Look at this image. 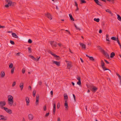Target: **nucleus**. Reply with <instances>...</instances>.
<instances>
[{
  "label": "nucleus",
  "mask_w": 121,
  "mask_h": 121,
  "mask_svg": "<svg viewBox=\"0 0 121 121\" xmlns=\"http://www.w3.org/2000/svg\"><path fill=\"white\" fill-rule=\"evenodd\" d=\"M7 112L10 114H11L12 113V111L11 110V109H9Z\"/></svg>",
  "instance_id": "a18cd8bd"
},
{
  "label": "nucleus",
  "mask_w": 121,
  "mask_h": 121,
  "mask_svg": "<svg viewBox=\"0 0 121 121\" xmlns=\"http://www.w3.org/2000/svg\"><path fill=\"white\" fill-rule=\"evenodd\" d=\"M64 105L67 109H68V105L67 101L66 100H65Z\"/></svg>",
  "instance_id": "4468645a"
},
{
  "label": "nucleus",
  "mask_w": 121,
  "mask_h": 121,
  "mask_svg": "<svg viewBox=\"0 0 121 121\" xmlns=\"http://www.w3.org/2000/svg\"><path fill=\"white\" fill-rule=\"evenodd\" d=\"M115 55V54L114 52H112L111 54L110 57L111 58H112L114 57Z\"/></svg>",
  "instance_id": "b1692460"
},
{
  "label": "nucleus",
  "mask_w": 121,
  "mask_h": 121,
  "mask_svg": "<svg viewBox=\"0 0 121 121\" xmlns=\"http://www.w3.org/2000/svg\"><path fill=\"white\" fill-rule=\"evenodd\" d=\"M36 91L35 90H34L33 92V96L35 97V95Z\"/></svg>",
  "instance_id": "ea45409f"
},
{
  "label": "nucleus",
  "mask_w": 121,
  "mask_h": 121,
  "mask_svg": "<svg viewBox=\"0 0 121 121\" xmlns=\"http://www.w3.org/2000/svg\"><path fill=\"white\" fill-rule=\"evenodd\" d=\"M38 83L40 85H42V82H41V81H39L38 82Z\"/></svg>",
  "instance_id": "6e6d98bb"
},
{
  "label": "nucleus",
  "mask_w": 121,
  "mask_h": 121,
  "mask_svg": "<svg viewBox=\"0 0 121 121\" xmlns=\"http://www.w3.org/2000/svg\"><path fill=\"white\" fill-rule=\"evenodd\" d=\"M98 89L95 86H93L92 88L91 91H94L95 92Z\"/></svg>",
  "instance_id": "6ab92c4d"
},
{
  "label": "nucleus",
  "mask_w": 121,
  "mask_h": 121,
  "mask_svg": "<svg viewBox=\"0 0 121 121\" xmlns=\"http://www.w3.org/2000/svg\"><path fill=\"white\" fill-rule=\"evenodd\" d=\"M81 1V4H82L83 3H86V1L84 0H80Z\"/></svg>",
  "instance_id": "7c9ffc66"
},
{
  "label": "nucleus",
  "mask_w": 121,
  "mask_h": 121,
  "mask_svg": "<svg viewBox=\"0 0 121 121\" xmlns=\"http://www.w3.org/2000/svg\"><path fill=\"white\" fill-rule=\"evenodd\" d=\"M10 43L12 44V45L14 44H15L14 42L13 41H12L11 40H10Z\"/></svg>",
  "instance_id": "de8ad7c7"
},
{
  "label": "nucleus",
  "mask_w": 121,
  "mask_h": 121,
  "mask_svg": "<svg viewBox=\"0 0 121 121\" xmlns=\"http://www.w3.org/2000/svg\"><path fill=\"white\" fill-rule=\"evenodd\" d=\"M101 64L102 68L104 70H108L104 66L105 65V63L104 62L103 60H101Z\"/></svg>",
  "instance_id": "7ed1b4c3"
},
{
  "label": "nucleus",
  "mask_w": 121,
  "mask_h": 121,
  "mask_svg": "<svg viewBox=\"0 0 121 121\" xmlns=\"http://www.w3.org/2000/svg\"><path fill=\"white\" fill-rule=\"evenodd\" d=\"M25 71V69H23L22 70V72L23 74L24 73Z\"/></svg>",
  "instance_id": "864d4df0"
},
{
  "label": "nucleus",
  "mask_w": 121,
  "mask_h": 121,
  "mask_svg": "<svg viewBox=\"0 0 121 121\" xmlns=\"http://www.w3.org/2000/svg\"><path fill=\"white\" fill-rule=\"evenodd\" d=\"M30 56L31 58L33 60L35 61L36 60V59L32 55H30Z\"/></svg>",
  "instance_id": "cd10ccee"
},
{
  "label": "nucleus",
  "mask_w": 121,
  "mask_h": 121,
  "mask_svg": "<svg viewBox=\"0 0 121 121\" xmlns=\"http://www.w3.org/2000/svg\"><path fill=\"white\" fill-rule=\"evenodd\" d=\"M1 77L2 78H4L5 75V73L3 71H2L0 73Z\"/></svg>",
  "instance_id": "ddd939ff"
},
{
  "label": "nucleus",
  "mask_w": 121,
  "mask_h": 121,
  "mask_svg": "<svg viewBox=\"0 0 121 121\" xmlns=\"http://www.w3.org/2000/svg\"><path fill=\"white\" fill-rule=\"evenodd\" d=\"M1 108L3 109H4V110L7 112H8L9 109L7 108H5V107H1Z\"/></svg>",
  "instance_id": "5701e85b"
},
{
  "label": "nucleus",
  "mask_w": 121,
  "mask_h": 121,
  "mask_svg": "<svg viewBox=\"0 0 121 121\" xmlns=\"http://www.w3.org/2000/svg\"><path fill=\"white\" fill-rule=\"evenodd\" d=\"M49 112H48V113H46L45 115V117H48L49 116Z\"/></svg>",
  "instance_id": "8fccbe9b"
},
{
  "label": "nucleus",
  "mask_w": 121,
  "mask_h": 121,
  "mask_svg": "<svg viewBox=\"0 0 121 121\" xmlns=\"http://www.w3.org/2000/svg\"><path fill=\"white\" fill-rule=\"evenodd\" d=\"M52 56L54 57H56V59L57 60H59L60 59V57L57 55L56 54H53L52 55Z\"/></svg>",
  "instance_id": "f8f14e48"
},
{
  "label": "nucleus",
  "mask_w": 121,
  "mask_h": 121,
  "mask_svg": "<svg viewBox=\"0 0 121 121\" xmlns=\"http://www.w3.org/2000/svg\"><path fill=\"white\" fill-rule=\"evenodd\" d=\"M57 121H61L59 117H58L57 118Z\"/></svg>",
  "instance_id": "774afa93"
},
{
  "label": "nucleus",
  "mask_w": 121,
  "mask_h": 121,
  "mask_svg": "<svg viewBox=\"0 0 121 121\" xmlns=\"http://www.w3.org/2000/svg\"><path fill=\"white\" fill-rule=\"evenodd\" d=\"M20 88H21V90L22 91L24 87V84L23 83H21L19 85Z\"/></svg>",
  "instance_id": "dca6fc26"
},
{
  "label": "nucleus",
  "mask_w": 121,
  "mask_h": 121,
  "mask_svg": "<svg viewBox=\"0 0 121 121\" xmlns=\"http://www.w3.org/2000/svg\"><path fill=\"white\" fill-rule=\"evenodd\" d=\"M4 116L1 115H0V120H2L3 121Z\"/></svg>",
  "instance_id": "f704fd0d"
},
{
  "label": "nucleus",
  "mask_w": 121,
  "mask_h": 121,
  "mask_svg": "<svg viewBox=\"0 0 121 121\" xmlns=\"http://www.w3.org/2000/svg\"><path fill=\"white\" fill-rule=\"evenodd\" d=\"M50 43L53 47H56L57 46V42L54 41H50Z\"/></svg>",
  "instance_id": "f03ea898"
},
{
  "label": "nucleus",
  "mask_w": 121,
  "mask_h": 121,
  "mask_svg": "<svg viewBox=\"0 0 121 121\" xmlns=\"http://www.w3.org/2000/svg\"><path fill=\"white\" fill-rule=\"evenodd\" d=\"M111 39L113 40H117V39L116 37H113L111 38Z\"/></svg>",
  "instance_id": "c9c22d12"
},
{
  "label": "nucleus",
  "mask_w": 121,
  "mask_h": 121,
  "mask_svg": "<svg viewBox=\"0 0 121 121\" xmlns=\"http://www.w3.org/2000/svg\"><path fill=\"white\" fill-rule=\"evenodd\" d=\"M117 19L119 21H121V17L118 14L117 15Z\"/></svg>",
  "instance_id": "2f4dec72"
},
{
  "label": "nucleus",
  "mask_w": 121,
  "mask_h": 121,
  "mask_svg": "<svg viewBox=\"0 0 121 121\" xmlns=\"http://www.w3.org/2000/svg\"><path fill=\"white\" fill-rule=\"evenodd\" d=\"M117 41L118 44H119V45H121V44L120 42L119 41L118 39V38L117 37Z\"/></svg>",
  "instance_id": "c03bdc74"
},
{
  "label": "nucleus",
  "mask_w": 121,
  "mask_h": 121,
  "mask_svg": "<svg viewBox=\"0 0 121 121\" xmlns=\"http://www.w3.org/2000/svg\"><path fill=\"white\" fill-rule=\"evenodd\" d=\"M102 30L101 29H100L99 31V33L100 34H101L102 33Z\"/></svg>",
  "instance_id": "052dcab7"
},
{
  "label": "nucleus",
  "mask_w": 121,
  "mask_h": 121,
  "mask_svg": "<svg viewBox=\"0 0 121 121\" xmlns=\"http://www.w3.org/2000/svg\"><path fill=\"white\" fill-rule=\"evenodd\" d=\"M100 19L99 18H95L94 19V20L97 22H98L99 21Z\"/></svg>",
  "instance_id": "473e14b6"
},
{
  "label": "nucleus",
  "mask_w": 121,
  "mask_h": 121,
  "mask_svg": "<svg viewBox=\"0 0 121 121\" xmlns=\"http://www.w3.org/2000/svg\"><path fill=\"white\" fill-rule=\"evenodd\" d=\"M74 26L76 28V29L77 30H80V28H78L77 27V26L76 25V24H74Z\"/></svg>",
  "instance_id": "37998d69"
},
{
  "label": "nucleus",
  "mask_w": 121,
  "mask_h": 121,
  "mask_svg": "<svg viewBox=\"0 0 121 121\" xmlns=\"http://www.w3.org/2000/svg\"><path fill=\"white\" fill-rule=\"evenodd\" d=\"M73 97L74 98V99L75 100V101L76 100V97L75 95L74 94H73Z\"/></svg>",
  "instance_id": "bf43d9fd"
},
{
  "label": "nucleus",
  "mask_w": 121,
  "mask_h": 121,
  "mask_svg": "<svg viewBox=\"0 0 121 121\" xmlns=\"http://www.w3.org/2000/svg\"><path fill=\"white\" fill-rule=\"evenodd\" d=\"M77 84L79 85H81V81H78L77 82Z\"/></svg>",
  "instance_id": "09e8293b"
},
{
  "label": "nucleus",
  "mask_w": 121,
  "mask_h": 121,
  "mask_svg": "<svg viewBox=\"0 0 121 121\" xmlns=\"http://www.w3.org/2000/svg\"><path fill=\"white\" fill-rule=\"evenodd\" d=\"M77 79L78 80V81H81V78L79 77H78L77 78Z\"/></svg>",
  "instance_id": "13d9d810"
},
{
  "label": "nucleus",
  "mask_w": 121,
  "mask_h": 121,
  "mask_svg": "<svg viewBox=\"0 0 121 121\" xmlns=\"http://www.w3.org/2000/svg\"><path fill=\"white\" fill-rule=\"evenodd\" d=\"M45 15L46 17H48L50 20H51L52 19V15L50 13H48L47 14H45Z\"/></svg>",
  "instance_id": "0eeeda50"
},
{
  "label": "nucleus",
  "mask_w": 121,
  "mask_h": 121,
  "mask_svg": "<svg viewBox=\"0 0 121 121\" xmlns=\"http://www.w3.org/2000/svg\"><path fill=\"white\" fill-rule=\"evenodd\" d=\"M26 105L28 106L29 105V103L30 102V101L29 100V98L28 97H26Z\"/></svg>",
  "instance_id": "9b49d317"
},
{
  "label": "nucleus",
  "mask_w": 121,
  "mask_h": 121,
  "mask_svg": "<svg viewBox=\"0 0 121 121\" xmlns=\"http://www.w3.org/2000/svg\"><path fill=\"white\" fill-rule=\"evenodd\" d=\"M5 26H2L0 25V28H4Z\"/></svg>",
  "instance_id": "680f3d73"
},
{
  "label": "nucleus",
  "mask_w": 121,
  "mask_h": 121,
  "mask_svg": "<svg viewBox=\"0 0 121 121\" xmlns=\"http://www.w3.org/2000/svg\"><path fill=\"white\" fill-rule=\"evenodd\" d=\"M57 44L60 47L62 45L60 43H58Z\"/></svg>",
  "instance_id": "e2e57ef3"
},
{
  "label": "nucleus",
  "mask_w": 121,
  "mask_h": 121,
  "mask_svg": "<svg viewBox=\"0 0 121 121\" xmlns=\"http://www.w3.org/2000/svg\"><path fill=\"white\" fill-rule=\"evenodd\" d=\"M4 119H3V121H5L7 120L8 119V117H4Z\"/></svg>",
  "instance_id": "e433bc0d"
},
{
  "label": "nucleus",
  "mask_w": 121,
  "mask_h": 121,
  "mask_svg": "<svg viewBox=\"0 0 121 121\" xmlns=\"http://www.w3.org/2000/svg\"><path fill=\"white\" fill-rule=\"evenodd\" d=\"M102 53L107 58H109V55L107 52H106L105 51L104 52H103Z\"/></svg>",
  "instance_id": "423d86ee"
},
{
  "label": "nucleus",
  "mask_w": 121,
  "mask_h": 121,
  "mask_svg": "<svg viewBox=\"0 0 121 121\" xmlns=\"http://www.w3.org/2000/svg\"><path fill=\"white\" fill-rule=\"evenodd\" d=\"M8 104L10 106L12 105L13 103V97L12 95H9L8 97Z\"/></svg>",
  "instance_id": "f257e3e1"
},
{
  "label": "nucleus",
  "mask_w": 121,
  "mask_h": 121,
  "mask_svg": "<svg viewBox=\"0 0 121 121\" xmlns=\"http://www.w3.org/2000/svg\"><path fill=\"white\" fill-rule=\"evenodd\" d=\"M67 67H71V63L70 62H69L67 63Z\"/></svg>",
  "instance_id": "c756f323"
},
{
  "label": "nucleus",
  "mask_w": 121,
  "mask_h": 121,
  "mask_svg": "<svg viewBox=\"0 0 121 121\" xmlns=\"http://www.w3.org/2000/svg\"><path fill=\"white\" fill-rule=\"evenodd\" d=\"M13 64L12 63H11L9 65V68L10 69H11L13 68Z\"/></svg>",
  "instance_id": "a19ab883"
},
{
  "label": "nucleus",
  "mask_w": 121,
  "mask_h": 121,
  "mask_svg": "<svg viewBox=\"0 0 121 121\" xmlns=\"http://www.w3.org/2000/svg\"><path fill=\"white\" fill-rule=\"evenodd\" d=\"M104 61H105V62L107 63V64H109V63L107 61V60H106L104 59Z\"/></svg>",
  "instance_id": "4d7b16f0"
},
{
  "label": "nucleus",
  "mask_w": 121,
  "mask_h": 121,
  "mask_svg": "<svg viewBox=\"0 0 121 121\" xmlns=\"http://www.w3.org/2000/svg\"><path fill=\"white\" fill-rule=\"evenodd\" d=\"M56 110V108H53V114L54 115L55 114V111Z\"/></svg>",
  "instance_id": "58836bf2"
},
{
  "label": "nucleus",
  "mask_w": 121,
  "mask_h": 121,
  "mask_svg": "<svg viewBox=\"0 0 121 121\" xmlns=\"http://www.w3.org/2000/svg\"><path fill=\"white\" fill-rule=\"evenodd\" d=\"M39 95H37L36 96V105L39 104Z\"/></svg>",
  "instance_id": "20e7f679"
},
{
  "label": "nucleus",
  "mask_w": 121,
  "mask_h": 121,
  "mask_svg": "<svg viewBox=\"0 0 121 121\" xmlns=\"http://www.w3.org/2000/svg\"><path fill=\"white\" fill-rule=\"evenodd\" d=\"M50 93L51 94V95H53V91H51Z\"/></svg>",
  "instance_id": "338daca9"
},
{
  "label": "nucleus",
  "mask_w": 121,
  "mask_h": 121,
  "mask_svg": "<svg viewBox=\"0 0 121 121\" xmlns=\"http://www.w3.org/2000/svg\"><path fill=\"white\" fill-rule=\"evenodd\" d=\"M12 35L13 37L16 38H18V36L16 35V33H12Z\"/></svg>",
  "instance_id": "2eb2a0df"
},
{
  "label": "nucleus",
  "mask_w": 121,
  "mask_h": 121,
  "mask_svg": "<svg viewBox=\"0 0 121 121\" xmlns=\"http://www.w3.org/2000/svg\"><path fill=\"white\" fill-rule=\"evenodd\" d=\"M60 103H58L57 105V108L58 109L60 107Z\"/></svg>",
  "instance_id": "79ce46f5"
},
{
  "label": "nucleus",
  "mask_w": 121,
  "mask_h": 121,
  "mask_svg": "<svg viewBox=\"0 0 121 121\" xmlns=\"http://www.w3.org/2000/svg\"><path fill=\"white\" fill-rule=\"evenodd\" d=\"M14 69H15V67H13V68L11 70V73L12 74H13V73L14 71Z\"/></svg>",
  "instance_id": "4c0bfd02"
},
{
  "label": "nucleus",
  "mask_w": 121,
  "mask_h": 121,
  "mask_svg": "<svg viewBox=\"0 0 121 121\" xmlns=\"http://www.w3.org/2000/svg\"><path fill=\"white\" fill-rule=\"evenodd\" d=\"M106 11L109 13L111 14H112V15H113V14L112 13L111 11L108 9H107L106 10Z\"/></svg>",
  "instance_id": "bb28decb"
},
{
  "label": "nucleus",
  "mask_w": 121,
  "mask_h": 121,
  "mask_svg": "<svg viewBox=\"0 0 121 121\" xmlns=\"http://www.w3.org/2000/svg\"><path fill=\"white\" fill-rule=\"evenodd\" d=\"M16 84V82H14L12 84V86L13 87Z\"/></svg>",
  "instance_id": "3c124183"
},
{
  "label": "nucleus",
  "mask_w": 121,
  "mask_h": 121,
  "mask_svg": "<svg viewBox=\"0 0 121 121\" xmlns=\"http://www.w3.org/2000/svg\"><path fill=\"white\" fill-rule=\"evenodd\" d=\"M28 42L30 43H31L32 42V41L30 39H29L28 41Z\"/></svg>",
  "instance_id": "49530a36"
},
{
  "label": "nucleus",
  "mask_w": 121,
  "mask_h": 121,
  "mask_svg": "<svg viewBox=\"0 0 121 121\" xmlns=\"http://www.w3.org/2000/svg\"><path fill=\"white\" fill-rule=\"evenodd\" d=\"M106 40L110 42V40H109V38H108L109 35H108L107 34L106 35Z\"/></svg>",
  "instance_id": "72a5a7b5"
},
{
  "label": "nucleus",
  "mask_w": 121,
  "mask_h": 121,
  "mask_svg": "<svg viewBox=\"0 0 121 121\" xmlns=\"http://www.w3.org/2000/svg\"><path fill=\"white\" fill-rule=\"evenodd\" d=\"M5 1L7 3V4L9 5V6H13L12 5V1L9 0H5Z\"/></svg>",
  "instance_id": "39448f33"
},
{
  "label": "nucleus",
  "mask_w": 121,
  "mask_h": 121,
  "mask_svg": "<svg viewBox=\"0 0 121 121\" xmlns=\"http://www.w3.org/2000/svg\"><path fill=\"white\" fill-rule=\"evenodd\" d=\"M64 99L65 100H66L67 101L68 98V97L66 94H64Z\"/></svg>",
  "instance_id": "4be33fe9"
},
{
  "label": "nucleus",
  "mask_w": 121,
  "mask_h": 121,
  "mask_svg": "<svg viewBox=\"0 0 121 121\" xmlns=\"http://www.w3.org/2000/svg\"><path fill=\"white\" fill-rule=\"evenodd\" d=\"M29 118L30 120H32L33 118V117L32 114H30L28 115Z\"/></svg>",
  "instance_id": "f3484780"
},
{
  "label": "nucleus",
  "mask_w": 121,
  "mask_h": 121,
  "mask_svg": "<svg viewBox=\"0 0 121 121\" xmlns=\"http://www.w3.org/2000/svg\"><path fill=\"white\" fill-rule=\"evenodd\" d=\"M89 58L90 60L92 61H95V60L93 58V57L92 56H91L89 57Z\"/></svg>",
  "instance_id": "c85d7f7f"
},
{
  "label": "nucleus",
  "mask_w": 121,
  "mask_h": 121,
  "mask_svg": "<svg viewBox=\"0 0 121 121\" xmlns=\"http://www.w3.org/2000/svg\"><path fill=\"white\" fill-rule=\"evenodd\" d=\"M43 110L46 111V105L44 106L43 107Z\"/></svg>",
  "instance_id": "603ef678"
},
{
  "label": "nucleus",
  "mask_w": 121,
  "mask_h": 121,
  "mask_svg": "<svg viewBox=\"0 0 121 121\" xmlns=\"http://www.w3.org/2000/svg\"><path fill=\"white\" fill-rule=\"evenodd\" d=\"M28 49L29 52L30 53L31 52V48L30 47H28Z\"/></svg>",
  "instance_id": "5fc2aeb1"
},
{
  "label": "nucleus",
  "mask_w": 121,
  "mask_h": 121,
  "mask_svg": "<svg viewBox=\"0 0 121 121\" xmlns=\"http://www.w3.org/2000/svg\"><path fill=\"white\" fill-rule=\"evenodd\" d=\"M9 5L8 4H7L5 5V6L6 8H8L9 7Z\"/></svg>",
  "instance_id": "0e129e2a"
},
{
  "label": "nucleus",
  "mask_w": 121,
  "mask_h": 121,
  "mask_svg": "<svg viewBox=\"0 0 121 121\" xmlns=\"http://www.w3.org/2000/svg\"><path fill=\"white\" fill-rule=\"evenodd\" d=\"M69 15L71 20L72 21H74V19L73 18L71 14H69Z\"/></svg>",
  "instance_id": "393cba45"
},
{
  "label": "nucleus",
  "mask_w": 121,
  "mask_h": 121,
  "mask_svg": "<svg viewBox=\"0 0 121 121\" xmlns=\"http://www.w3.org/2000/svg\"><path fill=\"white\" fill-rule=\"evenodd\" d=\"M97 47H99V49L100 50L101 52L102 53L103 52H104V50L101 47L99 46H97Z\"/></svg>",
  "instance_id": "a878e982"
},
{
  "label": "nucleus",
  "mask_w": 121,
  "mask_h": 121,
  "mask_svg": "<svg viewBox=\"0 0 121 121\" xmlns=\"http://www.w3.org/2000/svg\"><path fill=\"white\" fill-rule=\"evenodd\" d=\"M28 89H30V90H31V87L30 86H29L28 87Z\"/></svg>",
  "instance_id": "69168bd1"
},
{
  "label": "nucleus",
  "mask_w": 121,
  "mask_h": 121,
  "mask_svg": "<svg viewBox=\"0 0 121 121\" xmlns=\"http://www.w3.org/2000/svg\"><path fill=\"white\" fill-rule=\"evenodd\" d=\"M75 4V6L76 7H77V9H76V11H78L79 10V8L78 7V4H77V2L75 1L74 2Z\"/></svg>",
  "instance_id": "412c9836"
},
{
  "label": "nucleus",
  "mask_w": 121,
  "mask_h": 121,
  "mask_svg": "<svg viewBox=\"0 0 121 121\" xmlns=\"http://www.w3.org/2000/svg\"><path fill=\"white\" fill-rule=\"evenodd\" d=\"M95 2V3L97 5H99L101 7L102 6V5L101 3L99 2L98 0H94Z\"/></svg>",
  "instance_id": "6e6552de"
},
{
  "label": "nucleus",
  "mask_w": 121,
  "mask_h": 121,
  "mask_svg": "<svg viewBox=\"0 0 121 121\" xmlns=\"http://www.w3.org/2000/svg\"><path fill=\"white\" fill-rule=\"evenodd\" d=\"M6 102L5 101L0 102V106L3 107L6 105Z\"/></svg>",
  "instance_id": "9d476101"
},
{
  "label": "nucleus",
  "mask_w": 121,
  "mask_h": 121,
  "mask_svg": "<svg viewBox=\"0 0 121 121\" xmlns=\"http://www.w3.org/2000/svg\"><path fill=\"white\" fill-rule=\"evenodd\" d=\"M80 45L82 46V48H83L84 49H85L86 48V45L84 43H80Z\"/></svg>",
  "instance_id": "a211bd4d"
},
{
  "label": "nucleus",
  "mask_w": 121,
  "mask_h": 121,
  "mask_svg": "<svg viewBox=\"0 0 121 121\" xmlns=\"http://www.w3.org/2000/svg\"><path fill=\"white\" fill-rule=\"evenodd\" d=\"M117 75L119 79L120 80V83L121 85V76L119 74H118L117 73Z\"/></svg>",
  "instance_id": "aec40b11"
},
{
  "label": "nucleus",
  "mask_w": 121,
  "mask_h": 121,
  "mask_svg": "<svg viewBox=\"0 0 121 121\" xmlns=\"http://www.w3.org/2000/svg\"><path fill=\"white\" fill-rule=\"evenodd\" d=\"M53 63L54 64L56 65L57 66H59L60 65V62H58L57 61H55L53 60L52 61Z\"/></svg>",
  "instance_id": "1a4fd4ad"
}]
</instances>
